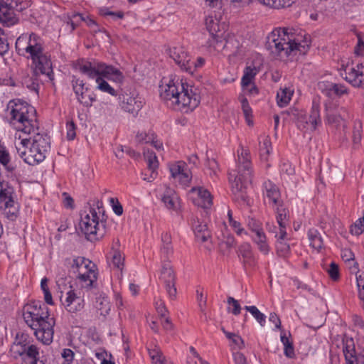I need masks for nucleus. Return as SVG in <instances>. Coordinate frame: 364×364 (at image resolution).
<instances>
[{
    "instance_id": "nucleus-35",
    "label": "nucleus",
    "mask_w": 364,
    "mask_h": 364,
    "mask_svg": "<svg viewBox=\"0 0 364 364\" xmlns=\"http://www.w3.org/2000/svg\"><path fill=\"white\" fill-rule=\"evenodd\" d=\"M309 123L313 129H316L318 125L321 124L320 116V105L318 100H314L309 116Z\"/></svg>"
},
{
    "instance_id": "nucleus-53",
    "label": "nucleus",
    "mask_w": 364,
    "mask_h": 364,
    "mask_svg": "<svg viewBox=\"0 0 364 364\" xmlns=\"http://www.w3.org/2000/svg\"><path fill=\"white\" fill-rule=\"evenodd\" d=\"M76 129L77 127L73 120L68 121L66 123V129H67V135L66 137L68 140H73L76 136Z\"/></svg>"
},
{
    "instance_id": "nucleus-61",
    "label": "nucleus",
    "mask_w": 364,
    "mask_h": 364,
    "mask_svg": "<svg viewBox=\"0 0 364 364\" xmlns=\"http://www.w3.org/2000/svg\"><path fill=\"white\" fill-rule=\"evenodd\" d=\"M156 309L161 318L165 317L168 313L164 302L161 300L156 301Z\"/></svg>"
},
{
    "instance_id": "nucleus-48",
    "label": "nucleus",
    "mask_w": 364,
    "mask_h": 364,
    "mask_svg": "<svg viewBox=\"0 0 364 364\" xmlns=\"http://www.w3.org/2000/svg\"><path fill=\"white\" fill-rule=\"evenodd\" d=\"M227 302L228 305L232 306V308L228 307V311L232 313V314L237 316L241 312V306L239 304L238 301L235 299L232 296H229L227 299Z\"/></svg>"
},
{
    "instance_id": "nucleus-23",
    "label": "nucleus",
    "mask_w": 364,
    "mask_h": 364,
    "mask_svg": "<svg viewBox=\"0 0 364 364\" xmlns=\"http://www.w3.org/2000/svg\"><path fill=\"white\" fill-rule=\"evenodd\" d=\"M275 213L277 222L279 226V233L282 237L287 234V225L289 223V213L287 208L285 207L284 203L272 206Z\"/></svg>"
},
{
    "instance_id": "nucleus-57",
    "label": "nucleus",
    "mask_w": 364,
    "mask_h": 364,
    "mask_svg": "<svg viewBox=\"0 0 364 364\" xmlns=\"http://www.w3.org/2000/svg\"><path fill=\"white\" fill-rule=\"evenodd\" d=\"M9 46L4 31L0 28V55H4L9 50Z\"/></svg>"
},
{
    "instance_id": "nucleus-63",
    "label": "nucleus",
    "mask_w": 364,
    "mask_h": 364,
    "mask_svg": "<svg viewBox=\"0 0 364 364\" xmlns=\"http://www.w3.org/2000/svg\"><path fill=\"white\" fill-rule=\"evenodd\" d=\"M358 43L354 48V52L357 55H364V41L360 35H358Z\"/></svg>"
},
{
    "instance_id": "nucleus-42",
    "label": "nucleus",
    "mask_w": 364,
    "mask_h": 364,
    "mask_svg": "<svg viewBox=\"0 0 364 364\" xmlns=\"http://www.w3.org/2000/svg\"><path fill=\"white\" fill-rule=\"evenodd\" d=\"M245 309L253 316L261 326H264L266 323V316L260 312L255 306H245Z\"/></svg>"
},
{
    "instance_id": "nucleus-30",
    "label": "nucleus",
    "mask_w": 364,
    "mask_h": 364,
    "mask_svg": "<svg viewBox=\"0 0 364 364\" xmlns=\"http://www.w3.org/2000/svg\"><path fill=\"white\" fill-rule=\"evenodd\" d=\"M192 227L198 240L204 242L210 238V231L208 230L207 225L199 221L198 218L193 220Z\"/></svg>"
},
{
    "instance_id": "nucleus-59",
    "label": "nucleus",
    "mask_w": 364,
    "mask_h": 364,
    "mask_svg": "<svg viewBox=\"0 0 364 364\" xmlns=\"http://www.w3.org/2000/svg\"><path fill=\"white\" fill-rule=\"evenodd\" d=\"M112 264L114 267L121 269L124 266V257L118 251H115L112 256Z\"/></svg>"
},
{
    "instance_id": "nucleus-22",
    "label": "nucleus",
    "mask_w": 364,
    "mask_h": 364,
    "mask_svg": "<svg viewBox=\"0 0 364 364\" xmlns=\"http://www.w3.org/2000/svg\"><path fill=\"white\" fill-rule=\"evenodd\" d=\"M263 192L264 197L268 199L269 203L272 206L284 203L281 198V193L279 188L270 180L264 182Z\"/></svg>"
},
{
    "instance_id": "nucleus-50",
    "label": "nucleus",
    "mask_w": 364,
    "mask_h": 364,
    "mask_svg": "<svg viewBox=\"0 0 364 364\" xmlns=\"http://www.w3.org/2000/svg\"><path fill=\"white\" fill-rule=\"evenodd\" d=\"M155 134L153 132L138 133L136 136V139L139 143L149 144L151 140L155 139Z\"/></svg>"
},
{
    "instance_id": "nucleus-45",
    "label": "nucleus",
    "mask_w": 364,
    "mask_h": 364,
    "mask_svg": "<svg viewBox=\"0 0 364 364\" xmlns=\"http://www.w3.org/2000/svg\"><path fill=\"white\" fill-rule=\"evenodd\" d=\"M259 151L260 155L262 157L267 158L270 154V151L272 149V143L269 136H265L263 139V141H259Z\"/></svg>"
},
{
    "instance_id": "nucleus-15",
    "label": "nucleus",
    "mask_w": 364,
    "mask_h": 364,
    "mask_svg": "<svg viewBox=\"0 0 364 364\" xmlns=\"http://www.w3.org/2000/svg\"><path fill=\"white\" fill-rule=\"evenodd\" d=\"M0 209L5 218L11 221H15L20 212V204L16 199V193L9 195L5 200L0 201Z\"/></svg>"
},
{
    "instance_id": "nucleus-44",
    "label": "nucleus",
    "mask_w": 364,
    "mask_h": 364,
    "mask_svg": "<svg viewBox=\"0 0 364 364\" xmlns=\"http://www.w3.org/2000/svg\"><path fill=\"white\" fill-rule=\"evenodd\" d=\"M364 231V210L363 217L358 218L353 225L350 226V232L351 234L359 236Z\"/></svg>"
},
{
    "instance_id": "nucleus-31",
    "label": "nucleus",
    "mask_w": 364,
    "mask_h": 364,
    "mask_svg": "<svg viewBox=\"0 0 364 364\" xmlns=\"http://www.w3.org/2000/svg\"><path fill=\"white\" fill-rule=\"evenodd\" d=\"M363 134V123L360 120H355L353 122L352 130V149L358 150L361 146V140Z\"/></svg>"
},
{
    "instance_id": "nucleus-40",
    "label": "nucleus",
    "mask_w": 364,
    "mask_h": 364,
    "mask_svg": "<svg viewBox=\"0 0 364 364\" xmlns=\"http://www.w3.org/2000/svg\"><path fill=\"white\" fill-rule=\"evenodd\" d=\"M263 4L273 9H282L290 6L294 0H259Z\"/></svg>"
},
{
    "instance_id": "nucleus-5",
    "label": "nucleus",
    "mask_w": 364,
    "mask_h": 364,
    "mask_svg": "<svg viewBox=\"0 0 364 364\" xmlns=\"http://www.w3.org/2000/svg\"><path fill=\"white\" fill-rule=\"evenodd\" d=\"M75 68L87 75L88 78L95 79L97 83V88L100 91L112 96L119 95L118 92L105 80L106 78L117 83H122L124 76L118 68L102 62L90 61L83 58L76 62Z\"/></svg>"
},
{
    "instance_id": "nucleus-55",
    "label": "nucleus",
    "mask_w": 364,
    "mask_h": 364,
    "mask_svg": "<svg viewBox=\"0 0 364 364\" xmlns=\"http://www.w3.org/2000/svg\"><path fill=\"white\" fill-rule=\"evenodd\" d=\"M100 13L102 16H110L112 17L113 19L117 18H124V12L123 11H111L109 10L107 7L101 8L100 10Z\"/></svg>"
},
{
    "instance_id": "nucleus-39",
    "label": "nucleus",
    "mask_w": 364,
    "mask_h": 364,
    "mask_svg": "<svg viewBox=\"0 0 364 364\" xmlns=\"http://www.w3.org/2000/svg\"><path fill=\"white\" fill-rule=\"evenodd\" d=\"M291 95L292 92L290 90L287 88L280 89L279 91L277 92V95L278 105L280 107L287 106L291 100Z\"/></svg>"
},
{
    "instance_id": "nucleus-19",
    "label": "nucleus",
    "mask_w": 364,
    "mask_h": 364,
    "mask_svg": "<svg viewBox=\"0 0 364 364\" xmlns=\"http://www.w3.org/2000/svg\"><path fill=\"white\" fill-rule=\"evenodd\" d=\"M193 203L204 209H209L213 205V197L210 193L202 187H194L191 190Z\"/></svg>"
},
{
    "instance_id": "nucleus-4",
    "label": "nucleus",
    "mask_w": 364,
    "mask_h": 364,
    "mask_svg": "<svg viewBox=\"0 0 364 364\" xmlns=\"http://www.w3.org/2000/svg\"><path fill=\"white\" fill-rule=\"evenodd\" d=\"M23 318L26 323L34 331L36 338L43 344L52 343L55 321L48 312V308L41 301H32L23 307Z\"/></svg>"
},
{
    "instance_id": "nucleus-29",
    "label": "nucleus",
    "mask_w": 364,
    "mask_h": 364,
    "mask_svg": "<svg viewBox=\"0 0 364 364\" xmlns=\"http://www.w3.org/2000/svg\"><path fill=\"white\" fill-rule=\"evenodd\" d=\"M95 269L96 267L92 268L89 267L76 275V278L82 283L83 287L90 288L93 286L94 282L97 278V273Z\"/></svg>"
},
{
    "instance_id": "nucleus-1",
    "label": "nucleus",
    "mask_w": 364,
    "mask_h": 364,
    "mask_svg": "<svg viewBox=\"0 0 364 364\" xmlns=\"http://www.w3.org/2000/svg\"><path fill=\"white\" fill-rule=\"evenodd\" d=\"M9 124L18 132L30 135L16 146L18 155L25 163L34 166L43 161L50 149L49 136L39 127L36 109L19 99L7 105Z\"/></svg>"
},
{
    "instance_id": "nucleus-41",
    "label": "nucleus",
    "mask_w": 364,
    "mask_h": 364,
    "mask_svg": "<svg viewBox=\"0 0 364 364\" xmlns=\"http://www.w3.org/2000/svg\"><path fill=\"white\" fill-rule=\"evenodd\" d=\"M257 70L255 67L247 66L244 70V75L242 77L241 84L242 87L248 86L255 78Z\"/></svg>"
},
{
    "instance_id": "nucleus-3",
    "label": "nucleus",
    "mask_w": 364,
    "mask_h": 364,
    "mask_svg": "<svg viewBox=\"0 0 364 364\" xmlns=\"http://www.w3.org/2000/svg\"><path fill=\"white\" fill-rule=\"evenodd\" d=\"M160 97L168 107L182 110H193L200 104L201 97L198 88L180 79H171L160 85Z\"/></svg>"
},
{
    "instance_id": "nucleus-56",
    "label": "nucleus",
    "mask_w": 364,
    "mask_h": 364,
    "mask_svg": "<svg viewBox=\"0 0 364 364\" xmlns=\"http://www.w3.org/2000/svg\"><path fill=\"white\" fill-rule=\"evenodd\" d=\"M327 272L331 279L337 281L340 277L338 266L335 262H331Z\"/></svg>"
},
{
    "instance_id": "nucleus-36",
    "label": "nucleus",
    "mask_w": 364,
    "mask_h": 364,
    "mask_svg": "<svg viewBox=\"0 0 364 364\" xmlns=\"http://www.w3.org/2000/svg\"><path fill=\"white\" fill-rule=\"evenodd\" d=\"M308 237L311 247L320 251L323 246V242L318 230L315 228L310 229L308 232Z\"/></svg>"
},
{
    "instance_id": "nucleus-2",
    "label": "nucleus",
    "mask_w": 364,
    "mask_h": 364,
    "mask_svg": "<svg viewBox=\"0 0 364 364\" xmlns=\"http://www.w3.org/2000/svg\"><path fill=\"white\" fill-rule=\"evenodd\" d=\"M15 48L18 55L31 62V69H35L50 82L54 80L50 53L46 50L43 39L38 34L33 32L21 34L16 41Z\"/></svg>"
},
{
    "instance_id": "nucleus-10",
    "label": "nucleus",
    "mask_w": 364,
    "mask_h": 364,
    "mask_svg": "<svg viewBox=\"0 0 364 364\" xmlns=\"http://www.w3.org/2000/svg\"><path fill=\"white\" fill-rule=\"evenodd\" d=\"M119 103L124 111L132 114L134 117L138 114L144 105L141 98L137 94L134 92L128 94L122 90L119 94Z\"/></svg>"
},
{
    "instance_id": "nucleus-9",
    "label": "nucleus",
    "mask_w": 364,
    "mask_h": 364,
    "mask_svg": "<svg viewBox=\"0 0 364 364\" xmlns=\"http://www.w3.org/2000/svg\"><path fill=\"white\" fill-rule=\"evenodd\" d=\"M349 117L348 109L333 102L325 103L324 121L331 128L340 129L346 127V119Z\"/></svg>"
},
{
    "instance_id": "nucleus-46",
    "label": "nucleus",
    "mask_w": 364,
    "mask_h": 364,
    "mask_svg": "<svg viewBox=\"0 0 364 364\" xmlns=\"http://www.w3.org/2000/svg\"><path fill=\"white\" fill-rule=\"evenodd\" d=\"M14 192H15L14 188L8 182L0 181V201L5 200V198L13 194Z\"/></svg>"
},
{
    "instance_id": "nucleus-27",
    "label": "nucleus",
    "mask_w": 364,
    "mask_h": 364,
    "mask_svg": "<svg viewBox=\"0 0 364 364\" xmlns=\"http://www.w3.org/2000/svg\"><path fill=\"white\" fill-rule=\"evenodd\" d=\"M237 255L244 266L255 267L256 265L257 259L252 252V247L248 242L240 245Z\"/></svg>"
},
{
    "instance_id": "nucleus-26",
    "label": "nucleus",
    "mask_w": 364,
    "mask_h": 364,
    "mask_svg": "<svg viewBox=\"0 0 364 364\" xmlns=\"http://www.w3.org/2000/svg\"><path fill=\"white\" fill-rule=\"evenodd\" d=\"M144 154L147 161V171L150 172V174L149 176H146V173H144L145 176L143 179L151 182L156 178L158 174L156 169L159 166V161L156 154L152 151L147 150Z\"/></svg>"
},
{
    "instance_id": "nucleus-60",
    "label": "nucleus",
    "mask_w": 364,
    "mask_h": 364,
    "mask_svg": "<svg viewBox=\"0 0 364 364\" xmlns=\"http://www.w3.org/2000/svg\"><path fill=\"white\" fill-rule=\"evenodd\" d=\"M100 306L98 308L99 311H100V314L106 316L109 314V311L111 310V305L107 299H103L100 304Z\"/></svg>"
},
{
    "instance_id": "nucleus-21",
    "label": "nucleus",
    "mask_w": 364,
    "mask_h": 364,
    "mask_svg": "<svg viewBox=\"0 0 364 364\" xmlns=\"http://www.w3.org/2000/svg\"><path fill=\"white\" fill-rule=\"evenodd\" d=\"M237 169L234 170L235 173H245L250 172L252 174L250 152L248 149L240 145L237 150Z\"/></svg>"
},
{
    "instance_id": "nucleus-18",
    "label": "nucleus",
    "mask_w": 364,
    "mask_h": 364,
    "mask_svg": "<svg viewBox=\"0 0 364 364\" xmlns=\"http://www.w3.org/2000/svg\"><path fill=\"white\" fill-rule=\"evenodd\" d=\"M318 88L324 95L328 97H341L343 95L348 94V89L344 85L330 81L319 82Z\"/></svg>"
},
{
    "instance_id": "nucleus-20",
    "label": "nucleus",
    "mask_w": 364,
    "mask_h": 364,
    "mask_svg": "<svg viewBox=\"0 0 364 364\" xmlns=\"http://www.w3.org/2000/svg\"><path fill=\"white\" fill-rule=\"evenodd\" d=\"M169 55L181 70H191L189 65L191 55L183 46H174L169 49Z\"/></svg>"
},
{
    "instance_id": "nucleus-37",
    "label": "nucleus",
    "mask_w": 364,
    "mask_h": 364,
    "mask_svg": "<svg viewBox=\"0 0 364 364\" xmlns=\"http://www.w3.org/2000/svg\"><path fill=\"white\" fill-rule=\"evenodd\" d=\"M161 200L167 208L172 210L176 209L178 197L173 191H166Z\"/></svg>"
},
{
    "instance_id": "nucleus-28",
    "label": "nucleus",
    "mask_w": 364,
    "mask_h": 364,
    "mask_svg": "<svg viewBox=\"0 0 364 364\" xmlns=\"http://www.w3.org/2000/svg\"><path fill=\"white\" fill-rule=\"evenodd\" d=\"M66 262L70 266V271L77 274L80 272L85 270V269L89 267H91L92 268L96 267L94 263L83 257H76L73 259H67Z\"/></svg>"
},
{
    "instance_id": "nucleus-16",
    "label": "nucleus",
    "mask_w": 364,
    "mask_h": 364,
    "mask_svg": "<svg viewBox=\"0 0 364 364\" xmlns=\"http://www.w3.org/2000/svg\"><path fill=\"white\" fill-rule=\"evenodd\" d=\"M60 300L65 309L71 314L82 311L85 306L84 299L73 289L66 292L64 301H63V296H60Z\"/></svg>"
},
{
    "instance_id": "nucleus-54",
    "label": "nucleus",
    "mask_w": 364,
    "mask_h": 364,
    "mask_svg": "<svg viewBox=\"0 0 364 364\" xmlns=\"http://www.w3.org/2000/svg\"><path fill=\"white\" fill-rule=\"evenodd\" d=\"M62 357L64 359L63 364H78L77 361L73 360L74 352L71 349H63Z\"/></svg>"
},
{
    "instance_id": "nucleus-25",
    "label": "nucleus",
    "mask_w": 364,
    "mask_h": 364,
    "mask_svg": "<svg viewBox=\"0 0 364 364\" xmlns=\"http://www.w3.org/2000/svg\"><path fill=\"white\" fill-rule=\"evenodd\" d=\"M343 352L347 364H357L355 343L353 338L344 334L342 338Z\"/></svg>"
},
{
    "instance_id": "nucleus-34",
    "label": "nucleus",
    "mask_w": 364,
    "mask_h": 364,
    "mask_svg": "<svg viewBox=\"0 0 364 364\" xmlns=\"http://www.w3.org/2000/svg\"><path fill=\"white\" fill-rule=\"evenodd\" d=\"M291 333L289 332V336L284 330H282L280 338L284 346V354L288 358H294L295 357L294 347L293 341L290 339Z\"/></svg>"
},
{
    "instance_id": "nucleus-17",
    "label": "nucleus",
    "mask_w": 364,
    "mask_h": 364,
    "mask_svg": "<svg viewBox=\"0 0 364 364\" xmlns=\"http://www.w3.org/2000/svg\"><path fill=\"white\" fill-rule=\"evenodd\" d=\"M19 21L14 8L4 0H0V23L4 26L11 27Z\"/></svg>"
},
{
    "instance_id": "nucleus-7",
    "label": "nucleus",
    "mask_w": 364,
    "mask_h": 364,
    "mask_svg": "<svg viewBox=\"0 0 364 364\" xmlns=\"http://www.w3.org/2000/svg\"><path fill=\"white\" fill-rule=\"evenodd\" d=\"M103 218L104 210L99 205V202L97 209L90 208L89 213L81 216L80 228L88 240H98L105 235L106 225Z\"/></svg>"
},
{
    "instance_id": "nucleus-62",
    "label": "nucleus",
    "mask_w": 364,
    "mask_h": 364,
    "mask_svg": "<svg viewBox=\"0 0 364 364\" xmlns=\"http://www.w3.org/2000/svg\"><path fill=\"white\" fill-rule=\"evenodd\" d=\"M310 124L309 117L304 114H299L297 118V126L299 129H305L307 125Z\"/></svg>"
},
{
    "instance_id": "nucleus-52",
    "label": "nucleus",
    "mask_w": 364,
    "mask_h": 364,
    "mask_svg": "<svg viewBox=\"0 0 364 364\" xmlns=\"http://www.w3.org/2000/svg\"><path fill=\"white\" fill-rule=\"evenodd\" d=\"M205 62V59L202 57L197 58L196 61H192L191 59L188 65L191 67V70H186V72L193 74L198 68H202L204 65Z\"/></svg>"
},
{
    "instance_id": "nucleus-32",
    "label": "nucleus",
    "mask_w": 364,
    "mask_h": 364,
    "mask_svg": "<svg viewBox=\"0 0 364 364\" xmlns=\"http://www.w3.org/2000/svg\"><path fill=\"white\" fill-rule=\"evenodd\" d=\"M281 236H282V234L279 233V235L277 232H276L277 254L280 257L286 258L290 255V252H291L290 246L286 242L287 235H285L284 237H282V238Z\"/></svg>"
},
{
    "instance_id": "nucleus-49",
    "label": "nucleus",
    "mask_w": 364,
    "mask_h": 364,
    "mask_svg": "<svg viewBox=\"0 0 364 364\" xmlns=\"http://www.w3.org/2000/svg\"><path fill=\"white\" fill-rule=\"evenodd\" d=\"M124 152H125L127 154H128L129 156H130L132 158H135V157H137L139 156V154L138 152H136L135 150L131 149L130 147L120 146L117 148V151L115 154L116 156L118 158H122V154Z\"/></svg>"
},
{
    "instance_id": "nucleus-58",
    "label": "nucleus",
    "mask_w": 364,
    "mask_h": 364,
    "mask_svg": "<svg viewBox=\"0 0 364 364\" xmlns=\"http://www.w3.org/2000/svg\"><path fill=\"white\" fill-rule=\"evenodd\" d=\"M73 18H79L80 21H81V22L85 21L89 27H92L93 26H95L97 27V24L96 21L93 18H90L89 16L84 17L82 16V14H81L80 13H74L73 14Z\"/></svg>"
},
{
    "instance_id": "nucleus-51",
    "label": "nucleus",
    "mask_w": 364,
    "mask_h": 364,
    "mask_svg": "<svg viewBox=\"0 0 364 364\" xmlns=\"http://www.w3.org/2000/svg\"><path fill=\"white\" fill-rule=\"evenodd\" d=\"M240 102H241V105H242V111H243V113L245 114V117L247 121V124L249 125L252 124V122L250 120V117H252V109L249 105V102H248V100L243 97L241 100H240Z\"/></svg>"
},
{
    "instance_id": "nucleus-11",
    "label": "nucleus",
    "mask_w": 364,
    "mask_h": 364,
    "mask_svg": "<svg viewBox=\"0 0 364 364\" xmlns=\"http://www.w3.org/2000/svg\"><path fill=\"white\" fill-rule=\"evenodd\" d=\"M16 347L18 348L17 354L23 361L29 364H46L45 360L41 358L39 348L36 345L18 342Z\"/></svg>"
},
{
    "instance_id": "nucleus-8",
    "label": "nucleus",
    "mask_w": 364,
    "mask_h": 364,
    "mask_svg": "<svg viewBox=\"0 0 364 364\" xmlns=\"http://www.w3.org/2000/svg\"><path fill=\"white\" fill-rule=\"evenodd\" d=\"M253 175L250 172L245 173H229V181L231 183L232 198L240 203H248L249 198L247 193V186L252 183Z\"/></svg>"
},
{
    "instance_id": "nucleus-33",
    "label": "nucleus",
    "mask_w": 364,
    "mask_h": 364,
    "mask_svg": "<svg viewBox=\"0 0 364 364\" xmlns=\"http://www.w3.org/2000/svg\"><path fill=\"white\" fill-rule=\"evenodd\" d=\"M255 236L252 237L253 241L257 245L260 252L264 255H267L269 251V247L267 243V238L262 228L254 232Z\"/></svg>"
},
{
    "instance_id": "nucleus-64",
    "label": "nucleus",
    "mask_w": 364,
    "mask_h": 364,
    "mask_svg": "<svg viewBox=\"0 0 364 364\" xmlns=\"http://www.w3.org/2000/svg\"><path fill=\"white\" fill-rule=\"evenodd\" d=\"M110 202L112 204V208L114 213L117 215H121L123 213V208L117 198H112Z\"/></svg>"
},
{
    "instance_id": "nucleus-24",
    "label": "nucleus",
    "mask_w": 364,
    "mask_h": 364,
    "mask_svg": "<svg viewBox=\"0 0 364 364\" xmlns=\"http://www.w3.org/2000/svg\"><path fill=\"white\" fill-rule=\"evenodd\" d=\"M42 75L39 72H36L35 69H31V73L27 71H22L21 75V82L22 85L31 91L38 92L40 84V76Z\"/></svg>"
},
{
    "instance_id": "nucleus-13",
    "label": "nucleus",
    "mask_w": 364,
    "mask_h": 364,
    "mask_svg": "<svg viewBox=\"0 0 364 364\" xmlns=\"http://www.w3.org/2000/svg\"><path fill=\"white\" fill-rule=\"evenodd\" d=\"M341 75L352 86L364 88V63L347 65Z\"/></svg>"
},
{
    "instance_id": "nucleus-6",
    "label": "nucleus",
    "mask_w": 364,
    "mask_h": 364,
    "mask_svg": "<svg viewBox=\"0 0 364 364\" xmlns=\"http://www.w3.org/2000/svg\"><path fill=\"white\" fill-rule=\"evenodd\" d=\"M291 28H278L267 36L266 48L274 58L283 59L296 54V51L304 54L309 48V42L305 39L303 44L296 39Z\"/></svg>"
},
{
    "instance_id": "nucleus-38",
    "label": "nucleus",
    "mask_w": 364,
    "mask_h": 364,
    "mask_svg": "<svg viewBox=\"0 0 364 364\" xmlns=\"http://www.w3.org/2000/svg\"><path fill=\"white\" fill-rule=\"evenodd\" d=\"M77 100L84 107H90L92 105L93 102L96 101V95L87 88L85 89L82 95L77 97Z\"/></svg>"
},
{
    "instance_id": "nucleus-47",
    "label": "nucleus",
    "mask_w": 364,
    "mask_h": 364,
    "mask_svg": "<svg viewBox=\"0 0 364 364\" xmlns=\"http://www.w3.org/2000/svg\"><path fill=\"white\" fill-rule=\"evenodd\" d=\"M186 164L182 161H178L169 166V170L173 178H177L185 170Z\"/></svg>"
},
{
    "instance_id": "nucleus-43",
    "label": "nucleus",
    "mask_w": 364,
    "mask_h": 364,
    "mask_svg": "<svg viewBox=\"0 0 364 364\" xmlns=\"http://www.w3.org/2000/svg\"><path fill=\"white\" fill-rule=\"evenodd\" d=\"M71 83L76 98L78 96L82 95V94H83V92H85V89L88 88L87 87H85V83L82 80H80V78H77L75 76H73Z\"/></svg>"
},
{
    "instance_id": "nucleus-14",
    "label": "nucleus",
    "mask_w": 364,
    "mask_h": 364,
    "mask_svg": "<svg viewBox=\"0 0 364 364\" xmlns=\"http://www.w3.org/2000/svg\"><path fill=\"white\" fill-rule=\"evenodd\" d=\"M205 23L206 29L210 35V38L207 41L209 47H213L217 50L220 46H223V36L219 34L220 32L219 21L212 16L205 18Z\"/></svg>"
},
{
    "instance_id": "nucleus-12",
    "label": "nucleus",
    "mask_w": 364,
    "mask_h": 364,
    "mask_svg": "<svg viewBox=\"0 0 364 364\" xmlns=\"http://www.w3.org/2000/svg\"><path fill=\"white\" fill-rule=\"evenodd\" d=\"M159 279L164 284L168 297L172 300L175 299L177 294L176 287V276L169 263L163 264Z\"/></svg>"
}]
</instances>
